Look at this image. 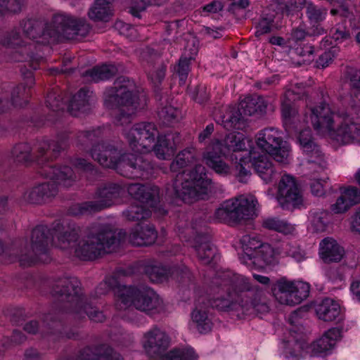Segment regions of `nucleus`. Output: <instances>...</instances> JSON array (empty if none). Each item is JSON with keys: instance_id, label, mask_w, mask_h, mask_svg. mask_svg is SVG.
I'll list each match as a JSON object with an SVG mask.
<instances>
[{"instance_id": "1", "label": "nucleus", "mask_w": 360, "mask_h": 360, "mask_svg": "<svg viewBox=\"0 0 360 360\" xmlns=\"http://www.w3.org/2000/svg\"><path fill=\"white\" fill-rule=\"evenodd\" d=\"M209 303L219 311H241L245 315L264 314L269 311L264 290L245 277L236 278L229 285L223 284Z\"/></svg>"}, {"instance_id": "2", "label": "nucleus", "mask_w": 360, "mask_h": 360, "mask_svg": "<svg viewBox=\"0 0 360 360\" xmlns=\"http://www.w3.org/2000/svg\"><path fill=\"white\" fill-rule=\"evenodd\" d=\"M80 285V282L75 277L63 278L56 282L51 295L59 302L57 310L59 313H70L77 319L88 316L92 321L103 322L104 314L86 302Z\"/></svg>"}, {"instance_id": "3", "label": "nucleus", "mask_w": 360, "mask_h": 360, "mask_svg": "<svg viewBox=\"0 0 360 360\" xmlns=\"http://www.w3.org/2000/svg\"><path fill=\"white\" fill-rule=\"evenodd\" d=\"M126 237V232L108 224H94L78 243L75 255L84 260H91L114 251Z\"/></svg>"}, {"instance_id": "4", "label": "nucleus", "mask_w": 360, "mask_h": 360, "mask_svg": "<svg viewBox=\"0 0 360 360\" xmlns=\"http://www.w3.org/2000/svg\"><path fill=\"white\" fill-rule=\"evenodd\" d=\"M25 34L30 39H36L46 32L51 37H63L67 39L79 40L85 37L90 31V26L85 19L77 18L65 14H56L53 17L49 30L40 20L27 19L21 22Z\"/></svg>"}, {"instance_id": "5", "label": "nucleus", "mask_w": 360, "mask_h": 360, "mask_svg": "<svg viewBox=\"0 0 360 360\" xmlns=\"http://www.w3.org/2000/svg\"><path fill=\"white\" fill-rule=\"evenodd\" d=\"M139 93L134 82L124 77H118L114 86L105 91V106L109 109L119 108L115 116L116 125L129 124L136 110L143 107L140 104Z\"/></svg>"}, {"instance_id": "6", "label": "nucleus", "mask_w": 360, "mask_h": 360, "mask_svg": "<svg viewBox=\"0 0 360 360\" xmlns=\"http://www.w3.org/2000/svg\"><path fill=\"white\" fill-rule=\"evenodd\" d=\"M79 228L76 226H63L57 224L52 230L46 226L39 225L33 229L31 234V249L32 255L28 259L31 264L36 261H48V246L52 241L60 249L71 247L78 239Z\"/></svg>"}, {"instance_id": "7", "label": "nucleus", "mask_w": 360, "mask_h": 360, "mask_svg": "<svg viewBox=\"0 0 360 360\" xmlns=\"http://www.w3.org/2000/svg\"><path fill=\"white\" fill-rule=\"evenodd\" d=\"M205 170L201 165L183 169L176 175L171 187L167 188V193L187 203L203 199L214 188Z\"/></svg>"}, {"instance_id": "8", "label": "nucleus", "mask_w": 360, "mask_h": 360, "mask_svg": "<svg viewBox=\"0 0 360 360\" xmlns=\"http://www.w3.org/2000/svg\"><path fill=\"white\" fill-rule=\"evenodd\" d=\"M39 173L52 181L40 184L23 193L22 199L29 203H41L53 198L58 193V186L66 188L72 186L76 181V175L68 166H56L44 163Z\"/></svg>"}, {"instance_id": "9", "label": "nucleus", "mask_w": 360, "mask_h": 360, "mask_svg": "<svg viewBox=\"0 0 360 360\" xmlns=\"http://www.w3.org/2000/svg\"><path fill=\"white\" fill-rule=\"evenodd\" d=\"M115 293V305L119 310L126 309L131 306L144 312L159 311L162 309V300L150 288L119 285L116 288Z\"/></svg>"}, {"instance_id": "10", "label": "nucleus", "mask_w": 360, "mask_h": 360, "mask_svg": "<svg viewBox=\"0 0 360 360\" xmlns=\"http://www.w3.org/2000/svg\"><path fill=\"white\" fill-rule=\"evenodd\" d=\"M257 202V200L252 196L248 198L241 195L227 200L216 210L215 218L219 221L228 224L249 219L254 214Z\"/></svg>"}, {"instance_id": "11", "label": "nucleus", "mask_w": 360, "mask_h": 360, "mask_svg": "<svg viewBox=\"0 0 360 360\" xmlns=\"http://www.w3.org/2000/svg\"><path fill=\"white\" fill-rule=\"evenodd\" d=\"M271 289L274 297L280 304L288 306L300 304L309 297L310 292L307 283L290 281L286 278L277 280Z\"/></svg>"}, {"instance_id": "12", "label": "nucleus", "mask_w": 360, "mask_h": 360, "mask_svg": "<svg viewBox=\"0 0 360 360\" xmlns=\"http://www.w3.org/2000/svg\"><path fill=\"white\" fill-rule=\"evenodd\" d=\"M257 146L276 162H288L290 147L283 142L281 132L274 127L265 128L256 135Z\"/></svg>"}, {"instance_id": "13", "label": "nucleus", "mask_w": 360, "mask_h": 360, "mask_svg": "<svg viewBox=\"0 0 360 360\" xmlns=\"http://www.w3.org/2000/svg\"><path fill=\"white\" fill-rule=\"evenodd\" d=\"M117 172L129 179H148L153 175V165L146 155L124 153L117 165Z\"/></svg>"}, {"instance_id": "14", "label": "nucleus", "mask_w": 360, "mask_h": 360, "mask_svg": "<svg viewBox=\"0 0 360 360\" xmlns=\"http://www.w3.org/2000/svg\"><path fill=\"white\" fill-rule=\"evenodd\" d=\"M124 135L133 150L143 153L153 148L158 129L152 122H140L134 125Z\"/></svg>"}, {"instance_id": "15", "label": "nucleus", "mask_w": 360, "mask_h": 360, "mask_svg": "<svg viewBox=\"0 0 360 360\" xmlns=\"http://www.w3.org/2000/svg\"><path fill=\"white\" fill-rule=\"evenodd\" d=\"M297 140L303 153L307 156L309 168L317 172L324 170L327 164L319 146L314 141L311 129L305 128L302 130Z\"/></svg>"}, {"instance_id": "16", "label": "nucleus", "mask_w": 360, "mask_h": 360, "mask_svg": "<svg viewBox=\"0 0 360 360\" xmlns=\"http://www.w3.org/2000/svg\"><path fill=\"white\" fill-rule=\"evenodd\" d=\"M141 344L148 356L160 357L167 350L170 338L164 330L155 326L143 333Z\"/></svg>"}, {"instance_id": "17", "label": "nucleus", "mask_w": 360, "mask_h": 360, "mask_svg": "<svg viewBox=\"0 0 360 360\" xmlns=\"http://www.w3.org/2000/svg\"><path fill=\"white\" fill-rule=\"evenodd\" d=\"M139 57L148 78L158 86L165 77L167 67L160 58V53L150 47H145L140 50Z\"/></svg>"}, {"instance_id": "18", "label": "nucleus", "mask_w": 360, "mask_h": 360, "mask_svg": "<svg viewBox=\"0 0 360 360\" xmlns=\"http://www.w3.org/2000/svg\"><path fill=\"white\" fill-rule=\"evenodd\" d=\"M3 44L11 49L21 48L22 50L20 51H17L15 53L13 60L15 61H22L29 58L28 63L30 67L32 70L37 69L39 62L42 58L34 55L30 51L32 45L27 44V43L23 41L20 38L19 32L15 30L11 31L4 39Z\"/></svg>"}, {"instance_id": "19", "label": "nucleus", "mask_w": 360, "mask_h": 360, "mask_svg": "<svg viewBox=\"0 0 360 360\" xmlns=\"http://www.w3.org/2000/svg\"><path fill=\"white\" fill-rule=\"evenodd\" d=\"M277 198L283 209H288L290 205H297L302 203V197L300 191L292 176H282L278 185Z\"/></svg>"}, {"instance_id": "20", "label": "nucleus", "mask_w": 360, "mask_h": 360, "mask_svg": "<svg viewBox=\"0 0 360 360\" xmlns=\"http://www.w3.org/2000/svg\"><path fill=\"white\" fill-rule=\"evenodd\" d=\"M90 154L92 158L103 167L115 168L117 171L122 155L120 150L106 142H98L93 146L90 149Z\"/></svg>"}, {"instance_id": "21", "label": "nucleus", "mask_w": 360, "mask_h": 360, "mask_svg": "<svg viewBox=\"0 0 360 360\" xmlns=\"http://www.w3.org/2000/svg\"><path fill=\"white\" fill-rule=\"evenodd\" d=\"M125 193V187L119 183L108 182L98 188L95 202L101 211L109 207L119 200Z\"/></svg>"}, {"instance_id": "22", "label": "nucleus", "mask_w": 360, "mask_h": 360, "mask_svg": "<svg viewBox=\"0 0 360 360\" xmlns=\"http://www.w3.org/2000/svg\"><path fill=\"white\" fill-rule=\"evenodd\" d=\"M249 160L256 173L266 183L271 182L278 176V172L267 154H257L250 151Z\"/></svg>"}, {"instance_id": "23", "label": "nucleus", "mask_w": 360, "mask_h": 360, "mask_svg": "<svg viewBox=\"0 0 360 360\" xmlns=\"http://www.w3.org/2000/svg\"><path fill=\"white\" fill-rule=\"evenodd\" d=\"M330 136L342 145L353 143L360 144V122L345 120L330 134Z\"/></svg>"}, {"instance_id": "24", "label": "nucleus", "mask_w": 360, "mask_h": 360, "mask_svg": "<svg viewBox=\"0 0 360 360\" xmlns=\"http://www.w3.org/2000/svg\"><path fill=\"white\" fill-rule=\"evenodd\" d=\"M157 236V231L153 225L138 223L129 234V241L136 246H148L155 243Z\"/></svg>"}, {"instance_id": "25", "label": "nucleus", "mask_w": 360, "mask_h": 360, "mask_svg": "<svg viewBox=\"0 0 360 360\" xmlns=\"http://www.w3.org/2000/svg\"><path fill=\"white\" fill-rule=\"evenodd\" d=\"M192 321L196 325L200 333L209 332L212 326L209 316L208 307L204 298H200L195 304V307L191 314Z\"/></svg>"}, {"instance_id": "26", "label": "nucleus", "mask_w": 360, "mask_h": 360, "mask_svg": "<svg viewBox=\"0 0 360 360\" xmlns=\"http://www.w3.org/2000/svg\"><path fill=\"white\" fill-rule=\"evenodd\" d=\"M310 119L316 130L326 129L330 131L333 126V112L328 104L321 103L320 105L310 109Z\"/></svg>"}, {"instance_id": "27", "label": "nucleus", "mask_w": 360, "mask_h": 360, "mask_svg": "<svg viewBox=\"0 0 360 360\" xmlns=\"http://www.w3.org/2000/svg\"><path fill=\"white\" fill-rule=\"evenodd\" d=\"M321 257L326 263L338 262L344 255V249L332 238H326L320 243Z\"/></svg>"}, {"instance_id": "28", "label": "nucleus", "mask_w": 360, "mask_h": 360, "mask_svg": "<svg viewBox=\"0 0 360 360\" xmlns=\"http://www.w3.org/2000/svg\"><path fill=\"white\" fill-rule=\"evenodd\" d=\"M193 248L198 259L204 264H210L215 256L216 249L207 235L198 233L195 238Z\"/></svg>"}, {"instance_id": "29", "label": "nucleus", "mask_w": 360, "mask_h": 360, "mask_svg": "<svg viewBox=\"0 0 360 360\" xmlns=\"http://www.w3.org/2000/svg\"><path fill=\"white\" fill-rule=\"evenodd\" d=\"M266 107L267 103L263 97L252 95L240 101L238 110L243 116H251L257 112H265Z\"/></svg>"}, {"instance_id": "30", "label": "nucleus", "mask_w": 360, "mask_h": 360, "mask_svg": "<svg viewBox=\"0 0 360 360\" xmlns=\"http://www.w3.org/2000/svg\"><path fill=\"white\" fill-rule=\"evenodd\" d=\"M92 92L83 88L72 96L68 105V111L73 116H77L80 112H84L89 109L91 103Z\"/></svg>"}, {"instance_id": "31", "label": "nucleus", "mask_w": 360, "mask_h": 360, "mask_svg": "<svg viewBox=\"0 0 360 360\" xmlns=\"http://www.w3.org/2000/svg\"><path fill=\"white\" fill-rule=\"evenodd\" d=\"M341 330L333 328L325 332L323 335L314 342L312 350L316 354L325 352L332 349L338 340L341 337Z\"/></svg>"}, {"instance_id": "32", "label": "nucleus", "mask_w": 360, "mask_h": 360, "mask_svg": "<svg viewBox=\"0 0 360 360\" xmlns=\"http://www.w3.org/2000/svg\"><path fill=\"white\" fill-rule=\"evenodd\" d=\"M316 312L320 319L332 321L340 315V307L333 300L326 298L316 306Z\"/></svg>"}, {"instance_id": "33", "label": "nucleus", "mask_w": 360, "mask_h": 360, "mask_svg": "<svg viewBox=\"0 0 360 360\" xmlns=\"http://www.w3.org/2000/svg\"><path fill=\"white\" fill-rule=\"evenodd\" d=\"M223 146L227 150H232L233 152L240 151L245 149V143L243 141V135L238 133H230L226 136L223 141ZM222 143L220 141H216L214 145V150H219L220 154H225L226 151L221 148Z\"/></svg>"}, {"instance_id": "34", "label": "nucleus", "mask_w": 360, "mask_h": 360, "mask_svg": "<svg viewBox=\"0 0 360 360\" xmlns=\"http://www.w3.org/2000/svg\"><path fill=\"white\" fill-rule=\"evenodd\" d=\"M197 160L196 150L193 147H188L177 154L170 165L171 171L181 172L180 169L195 164Z\"/></svg>"}, {"instance_id": "35", "label": "nucleus", "mask_w": 360, "mask_h": 360, "mask_svg": "<svg viewBox=\"0 0 360 360\" xmlns=\"http://www.w3.org/2000/svg\"><path fill=\"white\" fill-rule=\"evenodd\" d=\"M44 323L46 326L41 328L38 321H30L25 324L23 329L30 334H36L38 332L46 334L53 333L51 330H57L56 328L60 326V321L56 320L52 314H49L45 316Z\"/></svg>"}, {"instance_id": "36", "label": "nucleus", "mask_w": 360, "mask_h": 360, "mask_svg": "<svg viewBox=\"0 0 360 360\" xmlns=\"http://www.w3.org/2000/svg\"><path fill=\"white\" fill-rule=\"evenodd\" d=\"M188 46L186 47L185 53L180 58L178 65L174 68L175 73L179 76L180 82L184 84L190 72V63L198 53V48L193 44L190 49V53H187Z\"/></svg>"}, {"instance_id": "37", "label": "nucleus", "mask_w": 360, "mask_h": 360, "mask_svg": "<svg viewBox=\"0 0 360 360\" xmlns=\"http://www.w3.org/2000/svg\"><path fill=\"white\" fill-rule=\"evenodd\" d=\"M243 120L242 112L238 108L235 107H229L227 108L226 113L220 116V119L217 121L227 130L240 129V122Z\"/></svg>"}, {"instance_id": "38", "label": "nucleus", "mask_w": 360, "mask_h": 360, "mask_svg": "<svg viewBox=\"0 0 360 360\" xmlns=\"http://www.w3.org/2000/svg\"><path fill=\"white\" fill-rule=\"evenodd\" d=\"M213 151H207L203 155L206 165L220 175H227L230 173L229 165L224 162L219 154L213 148Z\"/></svg>"}, {"instance_id": "39", "label": "nucleus", "mask_w": 360, "mask_h": 360, "mask_svg": "<svg viewBox=\"0 0 360 360\" xmlns=\"http://www.w3.org/2000/svg\"><path fill=\"white\" fill-rule=\"evenodd\" d=\"M305 14L309 22H321L327 15L328 9L323 6L316 5L311 1L302 0Z\"/></svg>"}, {"instance_id": "40", "label": "nucleus", "mask_w": 360, "mask_h": 360, "mask_svg": "<svg viewBox=\"0 0 360 360\" xmlns=\"http://www.w3.org/2000/svg\"><path fill=\"white\" fill-rule=\"evenodd\" d=\"M67 146V140L65 138H60L57 141H53L51 143L46 140H42L34 146V150L38 152L41 157H43L46 152H51L52 155L56 157L62 150H64Z\"/></svg>"}, {"instance_id": "41", "label": "nucleus", "mask_w": 360, "mask_h": 360, "mask_svg": "<svg viewBox=\"0 0 360 360\" xmlns=\"http://www.w3.org/2000/svg\"><path fill=\"white\" fill-rule=\"evenodd\" d=\"M114 0H96L89 11V16L94 20L107 21L112 15L110 4Z\"/></svg>"}, {"instance_id": "42", "label": "nucleus", "mask_w": 360, "mask_h": 360, "mask_svg": "<svg viewBox=\"0 0 360 360\" xmlns=\"http://www.w3.org/2000/svg\"><path fill=\"white\" fill-rule=\"evenodd\" d=\"M144 272L152 282H161L168 278L171 269L160 263H151L145 266Z\"/></svg>"}, {"instance_id": "43", "label": "nucleus", "mask_w": 360, "mask_h": 360, "mask_svg": "<svg viewBox=\"0 0 360 360\" xmlns=\"http://www.w3.org/2000/svg\"><path fill=\"white\" fill-rule=\"evenodd\" d=\"M276 262L274 250L269 244H263L256 251L255 255V265L259 267L271 265Z\"/></svg>"}, {"instance_id": "44", "label": "nucleus", "mask_w": 360, "mask_h": 360, "mask_svg": "<svg viewBox=\"0 0 360 360\" xmlns=\"http://www.w3.org/2000/svg\"><path fill=\"white\" fill-rule=\"evenodd\" d=\"M310 228L314 232H324L329 223V212L325 210L314 211L309 215Z\"/></svg>"}, {"instance_id": "45", "label": "nucleus", "mask_w": 360, "mask_h": 360, "mask_svg": "<svg viewBox=\"0 0 360 360\" xmlns=\"http://www.w3.org/2000/svg\"><path fill=\"white\" fill-rule=\"evenodd\" d=\"M117 68L113 65L97 66L87 72V75L95 82L112 78L117 73Z\"/></svg>"}, {"instance_id": "46", "label": "nucleus", "mask_w": 360, "mask_h": 360, "mask_svg": "<svg viewBox=\"0 0 360 360\" xmlns=\"http://www.w3.org/2000/svg\"><path fill=\"white\" fill-rule=\"evenodd\" d=\"M102 136L101 128L93 129L91 130L80 131L77 135L78 144L81 146L83 150H87L91 146L96 145L94 143Z\"/></svg>"}, {"instance_id": "47", "label": "nucleus", "mask_w": 360, "mask_h": 360, "mask_svg": "<svg viewBox=\"0 0 360 360\" xmlns=\"http://www.w3.org/2000/svg\"><path fill=\"white\" fill-rule=\"evenodd\" d=\"M262 225L264 228L273 230L283 234H290L294 230V226L287 221L276 217L267 218L263 221Z\"/></svg>"}, {"instance_id": "48", "label": "nucleus", "mask_w": 360, "mask_h": 360, "mask_svg": "<svg viewBox=\"0 0 360 360\" xmlns=\"http://www.w3.org/2000/svg\"><path fill=\"white\" fill-rule=\"evenodd\" d=\"M122 214L126 220L135 221L147 219L150 217V212L143 205L136 204L130 205L123 211Z\"/></svg>"}, {"instance_id": "49", "label": "nucleus", "mask_w": 360, "mask_h": 360, "mask_svg": "<svg viewBox=\"0 0 360 360\" xmlns=\"http://www.w3.org/2000/svg\"><path fill=\"white\" fill-rule=\"evenodd\" d=\"M198 356L191 348L174 349L161 360H197Z\"/></svg>"}, {"instance_id": "50", "label": "nucleus", "mask_w": 360, "mask_h": 360, "mask_svg": "<svg viewBox=\"0 0 360 360\" xmlns=\"http://www.w3.org/2000/svg\"><path fill=\"white\" fill-rule=\"evenodd\" d=\"M32 148L27 143H19L14 146L12 155L15 161L27 162L32 160L31 151Z\"/></svg>"}, {"instance_id": "51", "label": "nucleus", "mask_w": 360, "mask_h": 360, "mask_svg": "<svg viewBox=\"0 0 360 360\" xmlns=\"http://www.w3.org/2000/svg\"><path fill=\"white\" fill-rule=\"evenodd\" d=\"M305 347L304 342L298 340L288 342L285 348V355L289 360H299Z\"/></svg>"}, {"instance_id": "52", "label": "nucleus", "mask_w": 360, "mask_h": 360, "mask_svg": "<svg viewBox=\"0 0 360 360\" xmlns=\"http://www.w3.org/2000/svg\"><path fill=\"white\" fill-rule=\"evenodd\" d=\"M156 156L159 159L165 160L173 154L174 150L171 145L164 139L162 136H158L156 144L153 148Z\"/></svg>"}, {"instance_id": "53", "label": "nucleus", "mask_w": 360, "mask_h": 360, "mask_svg": "<svg viewBox=\"0 0 360 360\" xmlns=\"http://www.w3.org/2000/svg\"><path fill=\"white\" fill-rule=\"evenodd\" d=\"M68 212L72 215L78 216L99 212V210L95 201H88L72 205Z\"/></svg>"}, {"instance_id": "54", "label": "nucleus", "mask_w": 360, "mask_h": 360, "mask_svg": "<svg viewBox=\"0 0 360 360\" xmlns=\"http://www.w3.org/2000/svg\"><path fill=\"white\" fill-rule=\"evenodd\" d=\"M158 116L165 124L169 125L178 120L180 112L172 105H166L158 111Z\"/></svg>"}, {"instance_id": "55", "label": "nucleus", "mask_w": 360, "mask_h": 360, "mask_svg": "<svg viewBox=\"0 0 360 360\" xmlns=\"http://www.w3.org/2000/svg\"><path fill=\"white\" fill-rule=\"evenodd\" d=\"M235 159L239 160V162H236V169L238 172L237 178L240 182L247 183L248 179L250 178L251 173L248 168L246 167L247 165H248L250 162L249 156L243 157L240 156L239 158L236 156Z\"/></svg>"}, {"instance_id": "56", "label": "nucleus", "mask_w": 360, "mask_h": 360, "mask_svg": "<svg viewBox=\"0 0 360 360\" xmlns=\"http://www.w3.org/2000/svg\"><path fill=\"white\" fill-rule=\"evenodd\" d=\"M144 193L143 192V199H140V202L146 203L151 207L159 201L160 190L157 186L146 184Z\"/></svg>"}, {"instance_id": "57", "label": "nucleus", "mask_w": 360, "mask_h": 360, "mask_svg": "<svg viewBox=\"0 0 360 360\" xmlns=\"http://www.w3.org/2000/svg\"><path fill=\"white\" fill-rule=\"evenodd\" d=\"M330 34L333 39L337 41H344L350 38V33L346 26V20L342 19L340 22L337 23L330 30Z\"/></svg>"}, {"instance_id": "58", "label": "nucleus", "mask_w": 360, "mask_h": 360, "mask_svg": "<svg viewBox=\"0 0 360 360\" xmlns=\"http://www.w3.org/2000/svg\"><path fill=\"white\" fill-rule=\"evenodd\" d=\"M46 103L47 107L53 111L63 110L65 107L63 98L61 96L58 90H55L48 94Z\"/></svg>"}, {"instance_id": "59", "label": "nucleus", "mask_w": 360, "mask_h": 360, "mask_svg": "<svg viewBox=\"0 0 360 360\" xmlns=\"http://www.w3.org/2000/svg\"><path fill=\"white\" fill-rule=\"evenodd\" d=\"M170 274L176 280L177 282L183 285H189L192 281V274L188 269L184 265L175 267L171 271Z\"/></svg>"}, {"instance_id": "60", "label": "nucleus", "mask_w": 360, "mask_h": 360, "mask_svg": "<svg viewBox=\"0 0 360 360\" xmlns=\"http://www.w3.org/2000/svg\"><path fill=\"white\" fill-rule=\"evenodd\" d=\"M274 22V17L272 15H264L259 20L257 25L256 26L255 36L260 37L264 34H267L271 31Z\"/></svg>"}, {"instance_id": "61", "label": "nucleus", "mask_w": 360, "mask_h": 360, "mask_svg": "<svg viewBox=\"0 0 360 360\" xmlns=\"http://www.w3.org/2000/svg\"><path fill=\"white\" fill-rule=\"evenodd\" d=\"M115 29L117 30L121 35L129 38L131 40L136 39L138 37L135 27L123 21H117L115 23Z\"/></svg>"}, {"instance_id": "62", "label": "nucleus", "mask_w": 360, "mask_h": 360, "mask_svg": "<svg viewBox=\"0 0 360 360\" xmlns=\"http://www.w3.org/2000/svg\"><path fill=\"white\" fill-rule=\"evenodd\" d=\"M304 311L299 309L292 311L288 316V321L293 327L290 328V332L297 333L302 331V315Z\"/></svg>"}, {"instance_id": "63", "label": "nucleus", "mask_w": 360, "mask_h": 360, "mask_svg": "<svg viewBox=\"0 0 360 360\" xmlns=\"http://www.w3.org/2000/svg\"><path fill=\"white\" fill-rule=\"evenodd\" d=\"M24 0H0V13L6 11L17 13L21 11Z\"/></svg>"}, {"instance_id": "64", "label": "nucleus", "mask_w": 360, "mask_h": 360, "mask_svg": "<svg viewBox=\"0 0 360 360\" xmlns=\"http://www.w3.org/2000/svg\"><path fill=\"white\" fill-rule=\"evenodd\" d=\"M240 241L244 251L252 252L255 254H256V251L259 247L263 245L255 237H251L248 235L243 236Z\"/></svg>"}]
</instances>
